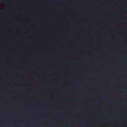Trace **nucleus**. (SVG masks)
I'll return each mask as SVG.
<instances>
[{"instance_id": "obj_3", "label": "nucleus", "mask_w": 127, "mask_h": 127, "mask_svg": "<svg viewBox=\"0 0 127 127\" xmlns=\"http://www.w3.org/2000/svg\"><path fill=\"white\" fill-rule=\"evenodd\" d=\"M89 63V62H87V63Z\"/></svg>"}, {"instance_id": "obj_2", "label": "nucleus", "mask_w": 127, "mask_h": 127, "mask_svg": "<svg viewBox=\"0 0 127 127\" xmlns=\"http://www.w3.org/2000/svg\"><path fill=\"white\" fill-rule=\"evenodd\" d=\"M49 126L50 127H52L53 126L52 125H50Z\"/></svg>"}, {"instance_id": "obj_1", "label": "nucleus", "mask_w": 127, "mask_h": 127, "mask_svg": "<svg viewBox=\"0 0 127 127\" xmlns=\"http://www.w3.org/2000/svg\"><path fill=\"white\" fill-rule=\"evenodd\" d=\"M123 64L124 65H126L127 64V63L126 62H124L123 63Z\"/></svg>"}, {"instance_id": "obj_4", "label": "nucleus", "mask_w": 127, "mask_h": 127, "mask_svg": "<svg viewBox=\"0 0 127 127\" xmlns=\"http://www.w3.org/2000/svg\"><path fill=\"white\" fill-rule=\"evenodd\" d=\"M103 36V37H104V36Z\"/></svg>"}]
</instances>
